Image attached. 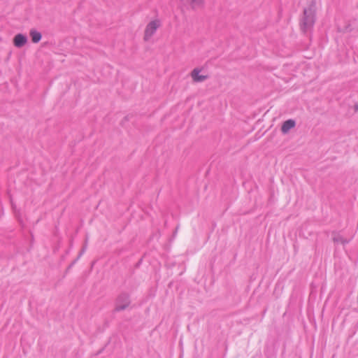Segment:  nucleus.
I'll list each match as a JSON object with an SVG mask.
<instances>
[{"mask_svg":"<svg viewBox=\"0 0 358 358\" xmlns=\"http://www.w3.org/2000/svg\"><path fill=\"white\" fill-rule=\"evenodd\" d=\"M315 21V10L313 6H310L307 8H304L303 16L301 18L300 27L303 33L310 29Z\"/></svg>","mask_w":358,"mask_h":358,"instance_id":"1","label":"nucleus"},{"mask_svg":"<svg viewBox=\"0 0 358 358\" xmlns=\"http://www.w3.org/2000/svg\"><path fill=\"white\" fill-rule=\"evenodd\" d=\"M129 295L127 293H121L115 301V311H122L125 310L130 304Z\"/></svg>","mask_w":358,"mask_h":358,"instance_id":"2","label":"nucleus"},{"mask_svg":"<svg viewBox=\"0 0 358 358\" xmlns=\"http://www.w3.org/2000/svg\"><path fill=\"white\" fill-rule=\"evenodd\" d=\"M159 27V22L157 20L151 21L148 24L145 30L144 39L148 41L151 36L155 33Z\"/></svg>","mask_w":358,"mask_h":358,"instance_id":"3","label":"nucleus"},{"mask_svg":"<svg viewBox=\"0 0 358 358\" xmlns=\"http://www.w3.org/2000/svg\"><path fill=\"white\" fill-rule=\"evenodd\" d=\"M13 43L16 48H22L27 43V37L23 34H17L14 36Z\"/></svg>","mask_w":358,"mask_h":358,"instance_id":"4","label":"nucleus"},{"mask_svg":"<svg viewBox=\"0 0 358 358\" xmlns=\"http://www.w3.org/2000/svg\"><path fill=\"white\" fill-rule=\"evenodd\" d=\"M200 71L201 70L199 69L195 68L191 72V76L194 82L200 83L207 79V76L199 75Z\"/></svg>","mask_w":358,"mask_h":358,"instance_id":"5","label":"nucleus"},{"mask_svg":"<svg viewBox=\"0 0 358 358\" xmlns=\"http://www.w3.org/2000/svg\"><path fill=\"white\" fill-rule=\"evenodd\" d=\"M296 122L294 120L289 119L282 123L281 127V131L283 134H287L291 129L294 128Z\"/></svg>","mask_w":358,"mask_h":358,"instance_id":"6","label":"nucleus"},{"mask_svg":"<svg viewBox=\"0 0 358 358\" xmlns=\"http://www.w3.org/2000/svg\"><path fill=\"white\" fill-rule=\"evenodd\" d=\"M29 36L31 38V41L34 43H38L41 40V38H42L41 34L39 31H36V29H31L29 31Z\"/></svg>","mask_w":358,"mask_h":358,"instance_id":"7","label":"nucleus"},{"mask_svg":"<svg viewBox=\"0 0 358 358\" xmlns=\"http://www.w3.org/2000/svg\"><path fill=\"white\" fill-rule=\"evenodd\" d=\"M333 241L336 243H341L343 245H345L349 243V241L344 238L341 234L338 233L334 232L333 233Z\"/></svg>","mask_w":358,"mask_h":358,"instance_id":"8","label":"nucleus"},{"mask_svg":"<svg viewBox=\"0 0 358 358\" xmlns=\"http://www.w3.org/2000/svg\"><path fill=\"white\" fill-rule=\"evenodd\" d=\"M202 3V0H191V3L192 8H195L197 6H199Z\"/></svg>","mask_w":358,"mask_h":358,"instance_id":"9","label":"nucleus"},{"mask_svg":"<svg viewBox=\"0 0 358 358\" xmlns=\"http://www.w3.org/2000/svg\"><path fill=\"white\" fill-rule=\"evenodd\" d=\"M86 248H87V244L85 243V245L83 247L79 256H81L85 252Z\"/></svg>","mask_w":358,"mask_h":358,"instance_id":"10","label":"nucleus"},{"mask_svg":"<svg viewBox=\"0 0 358 358\" xmlns=\"http://www.w3.org/2000/svg\"><path fill=\"white\" fill-rule=\"evenodd\" d=\"M355 110L358 111V103L355 105Z\"/></svg>","mask_w":358,"mask_h":358,"instance_id":"11","label":"nucleus"}]
</instances>
